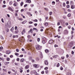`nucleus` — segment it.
<instances>
[{
	"label": "nucleus",
	"mask_w": 75,
	"mask_h": 75,
	"mask_svg": "<svg viewBox=\"0 0 75 75\" xmlns=\"http://www.w3.org/2000/svg\"><path fill=\"white\" fill-rule=\"evenodd\" d=\"M33 21H35V22H37L38 21V20L37 19H35Z\"/></svg>",
	"instance_id": "f704fd0d"
},
{
	"label": "nucleus",
	"mask_w": 75,
	"mask_h": 75,
	"mask_svg": "<svg viewBox=\"0 0 75 75\" xmlns=\"http://www.w3.org/2000/svg\"><path fill=\"white\" fill-rule=\"evenodd\" d=\"M5 65H7V64H8L7 62H5Z\"/></svg>",
	"instance_id": "052dcab7"
},
{
	"label": "nucleus",
	"mask_w": 75,
	"mask_h": 75,
	"mask_svg": "<svg viewBox=\"0 0 75 75\" xmlns=\"http://www.w3.org/2000/svg\"><path fill=\"white\" fill-rule=\"evenodd\" d=\"M48 70H47L45 71L46 74H48Z\"/></svg>",
	"instance_id": "4c0bfd02"
},
{
	"label": "nucleus",
	"mask_w": 75,
	"mask_h": 75,
	"mask_svg": "<svg viewBox=\"0 0 75 75\" xmlns=\"http://www.w3.org/2000/svg\"><path fill=\"white\" fill-rule=\"evenodd\" d=\"M6 59L7 61H10V58H6Z\"/></svg>",
	"instance_id": "7c9ffc66"
},
{
	"label": "nucleus",
	"mask_w": 75,
	"mask_h": 75,
	"mask_svg": "<svg viewBox=\"0 0 75 75\" xmlns=\"http://www.w3.org/2000/svg\"><path fill=\"white\" fill-rule=\"evenodd\" d=\"M40 38H38L37 39V41L38 42H40Z\"/></svg>",
	"instance_id": "bb28decb"
},
{
	"label": "nucleus",
	"mask_w": 75,
	"mask_h": 75,
	"mask_svg": "<svg viewBox=\"0 0 75 75\" xmlns=\"http://www.w3.org/2000/svg\"><path fill=\"white\" fill-rule=\"evenodd\" d=\"M17 26H15V30H17Z\"/></svg>",
	"instance_id": "a19ab883"
},
{
	"label": "nucleus",
	"mask_w": 75,
	"mask_h": 75,
	"mask_svg": "<svg viewBox=\"0 0 75 75\" xmlns=\"http://www.w3.org/2000/svg\"><path fill=\"white\" fill-rule=\"evenodd\" d=\"M71 8H72V9H74V6H71Z\"/></svg>",
	"instance_id": "c9c22d12"
},
{
	"label": "nucleus",
	"mask_w": 75,
	"mask_h": 75,
	"mask_svg": "<svg viewBox=\"0 0 75 75\" xmlns=\"http://www.w3.org/2000/svg\"><path fill=\"white\" fill-rule=\"evenodd\" d=\"M65 24H66V25H68V23H66Z\"/></svg>",
	"instance_id": "338daca9"
},
{
	"label": "nucleus",
	"mask_w": 75,
	"mask_h": 75,
	"mask_svg": "<svg viewBox=\"0 0 75 75\" xmlns=\"http://www.w3.org/2000/svg\"><path fill=\"white\" fill-rule=\"evenodd\" d=\"M57 25H60V23L58 22L57 23Z\"/></svg>",
	"instance_id": "3c124183"
},
{
	"label": "nucleus",
	"mask_w": 75,
	"mask_h": 75,
	"mask_svg": "<svg viewBox=\"0 0 75 75\" xmlns=\"http://www.w3.org/2000/svg\"><path fill=\"white\" fill-rule=\"evenodd\" d=\"M15 54L17 56H18V55H19L17 53H15Z\"/></svg>",
	"instance_id": "473e14b6"
},
{
	"label": "nucleus",
	"mask_w": 75,
	"mask_h": 75,
	"mask_svg": "<svg viewBox=\"0 0 75 75\" xmlns=\"http://www.w3.org/2000/svg\"><path fill=\"white\" fill-rule=\"evenodd\" d=\"M16 60L17 61H20V59L19 58H18Z\"/></svg>",
	"instance_id": "79ce46f5"
},
{
	"label": "nucleus",
	"mask_w": 75,
	"mask_h": 75,
	"mask_svg": "<svg viewBox=\"0 0 75 75\" xmlns=\"http://www.w3.org/2000/svg\"><path fill=\"white\" fill-rule=\"evenodd\" d=\"M15 65H18V63H14Z\"/></svg>",
	"instance_id": "de8ad7c7"
},
{
	"label": "nucleus",
	"mask_w": 75,
	"mask_h": 75,
	"mask_svg": "<svg viewBox=\"0 0 75 75\" xmlns=\"http://www.w3.org/2000/svg\"><path fill=\"white\" fill-rule=\"evenodd\" d=\"M42 43H43V44H45V41H42Z\"/></svg>",
	"instance_id": "a18cd8bd"
},
{
	"label": "nucleus",
	"mask_w": 75,
	"mask_h": 75,
	"mask_svg": "<svg viewBox=\"0 0 75 75\" xmlns=\"http://www.w3.org/2000/svg\"><path fill=\"white\" fill-rule=\"evenodd\" d=\"M27 6V4H26L24 6V7H26Z\"/></svg>",
	"instance_id": "09e8293b"
},
{
	"label": "nucleus",
	"mask_w": 75,
	"mask_h": 75,
	"mask_svg": "<svg viewBox=\"0 0 75 75\" xmlns=\"http://www.w3.org/2000/svg\"><path fill=\"white\" fill-rule=\"evenodd\" d=\"M59 66V63H58L57 65V67H58Z\"/></svg>",
	"instance_id": "2f4dec72"
},
{
	"label": "nucleus",
	"mask_w": 75,
	"mask_h": 75,
	"mask_svg": "<svg viewBox=\"0 0 75 75\" xmlns=\"http://www.w3.org/2000/svg\"><path fill=\"white\" fill-rule=\"evenodd\" d=\"M68 28L69 29H70V28H71V26H68Z\"/></svg>",
	"instance_id": "4d7b16f0"
},
{
	"label": "nucleus",
	"mask_w": 75,
	"mask_h": 75,
	"mask_svg": "<svg viewBox=\"0 0 75 75\" xmlns=\"http://www.w3.org/2000/svg\"><path fill=\"white\" fill-rule=\"evenodd\" d=\"M45 52H46V53H48V52H49V50L46 49V50H45Z\"/></svg>",
	"instance_id": "f8f14e48"
},
{
	"label": "nucleus",
	"mask_w": 75,
	"mask_h": 75,
	"mask_svg": "<svg viewBox=\"0 0 75 75\" xmlns=\"http://www.w3.org/2000/svg\"><path fill=\"white\" fill-rule=\"evenodd\" d=\"M64 32L65 33H66V34H68V30H65L64 31Z\"/></svg>",
	"instance_id": "2eb2a0df"
},
{
	"label": "nucleus",
	"mask_w": 75,
	"mask_h": 75,
	"mask_svg": "<svg viewBox=\"0 0 75 75\" xmlns=\"http://www.w3.org/2000/svg\"><path fill=\"white\" fill-rule=\"evenodd\" d=\"M54 42V41L52 40H50L49 41V44H52V43H53Z\"/></svg>",
	"instance_id": "7ed1b4c3"
},
{
	"label": "nucleus",
	"mask_w": 75,
	"mask_h": 75,
	"mask_svg": "<svg viewBox=\"0 0 75 75\" xmlns=\"http://www.w3.org/2000/svg\"><path fill=\"white\" fill-rule=\"evenodd\" d=\"M1 21L2 22V23H4V20L3 18H2L1 19Z\"/></svg>",
	"instance_id": "c03bdc74"
},
{
	"label": "nucleus",
	"mask_w": 75,
	"mask_h": 75,
	"mask_svg": "<svg viewBox=\"0 0 75 75\" xmlns=\"http://www.w3.org/2000/svg\"><path fill=\"white\" fill-rule=\"evenodd\" d=\"M45 65H48V61H47V60H45Z\"/></svg>",
	"instance_id": "6e6552de"
},
{
	"label": "nucleus",
	"mask_w": 75,
	"mask_h": 75,
	"mask_svg": "<svg viewBox=\"0 0 75 75\" xmlns=\"http://www.w3.org/2000/svg\"><path fill=\"white\" fill-rule=\"evenodd\" d=\"M28 47H29V48H30V49H32V45H31V44H30L28 45Z\"/></svg>",
	"instance_id": "423d86ee"
},
{
	"label": "nucleus",
	"mask_w": 75,
	"mask_h": 75,
	"mask_svg": "<svg viewBox=\"0 0 75 75\" xmlns=\"http://www.w3.org/2000/svg\"><path fill=\"white\" fill-rule=\"evenodd\" d=\"M9 29H7L6 30V32H7L8 33V32H9Z\"/></svg>",
	"instance_id": "72a5a7b5"
},
{
	"label": "nucleus",
	"mask_w": 75,
	"mask_h": 75,
	"mask_svg": "<svg viewBox=\"0 0 75 75\" xmlns=\"http://www.w3.org/2000/svg\"><path fill=\"white\" fill-rule=\"evenodd\" d=\"M20 57H23V55H20Z\"/></svg>",
	"instance_id": "774afa93"
},
{
	"label": "nucleus",
	"mask_w": 75,
	"mask_h": 75,
	"mask_svg": "<svg viewBox=\"0 0 75 75\" xmlns=\"http://www.w3.org/2000/svg\"><path fill=\"white\" fill-rule=\"evenodd\" d=\"M3 49V47H0V51H1V50H2Z\"/></svg>",
	"instance_id": "412c9836"
},
{
	"label": "nucleus",
	"mask_w": 75,
	"mask_h": 75,
	"mask_svg": "<svg viewBox=\"0 0 75 75\" xmlns=\"http://www.w3.org/2000/svg\"><path fill=\"white\" fill-rule=\"evenodd\" d=\"M66 4H69V1H67L66 2Z\"/></svg>",
	"instance_id": "603ef678"
},
{
	"label": "nucleus",
	"mask_w": 75,
	"mask_h": 75,
	"mask_svg": "<svg viewBox=\"0 0 75 75\" xmlns=\"http://www.w3.org/2000/svg\"><path fill=\"white\" fill-rule=\"evenodd\" d=\"M29 33H33V29H31L28 32Z\"/></svg>",
	"instance_id": "9d476101"
},
{
	"label": "nucleus",
	"mask_w": 75,
	"mask_h": 75,
	"mask_svg": "<svg viewBox=\"0 0 75 75\" xmlns=\"http://www.w3.org/2000/svg\"><path fill=\"white\" fill-rule=\"evenodd\" d=\"M41 74H44V71H42Z\"/></svg>",
	"instance_id": "5fc2aeb1"
},
{
	"label": "nucleus",
	"mask_w": 75,
	"mask_h": 75,
	"mask_svg": "<svg viewBox=\"0 0 75 75\" xmlns=\"http://www.w3.org/2000/svg\"><path fill=\"white\" fill-rule=\"evenodd\" d=\"M23 4H24V3H23V2H22L21 3V6H23Z\"/></svg>",
	"instance_id": "5701e85b"
},
{
	"label": "nucleus",
	"mask_w": 75,
	"mask_h": 75,
	"mask_svg": "<svg viewBox=\"0 0 75 75\" xmlns=\"http://www.w3.org/2000/svg\"><path fill=\"white\" fill-rule=\"evenodd\" d=\"M13 4V2L12 1H10L9 2V4L10 5H11Z\"/></svg>",
	"instance_id": "b1692460"
},
{
	"label": "nucleus",
	"mask_w": 75,
	"mask_h": 75,
	"mask_svg": "<svg viewBox=\"0 0 75 75\" xmlns=\"http://www.w3.org/2000/svg\"><path fill=\"white\" fill-rule=\"evenodd\" d=\"M29 24H33V22L31 21H30L29 23Z\"/></svg>",
	"instance_id": "ea45409f"
},
{
	"label": "nucleus",
	"mask_w": 75,
	"mask_h": 75,
	"mask_svg": "<svg viewBox=\"0 0 75 75\" xmlns=\"http://www.w3.org/2000/svg\"><path fill=\"white\" fill-rule=\"evenodd\" d=\"M8 9L9 10H10L11 11H13V10L12 9V8L11 7H9L8 8Z\"/></svg>",
	"instance_id": "1a4fd4ad"
},
{
	"label": "nucleus",
	"mask_w": 75,
	"mask_h": 75,
	"mask_svg": "<svg viewBox=\"0 0 75 75\" xmlns=\"http://www.w3.org/2000/svg\"><path fill=\"white\" fill-rule=\"evenodd\" d=\"M16 52H19V50H18V49H16Z\"/></svg>",
	"instance_id": "37998d69"
},
{
	"label": "nucleus",
	"mask_w": 75,
	"mask_h": 75,
	"mask_svg": "<svg viewBox=\"0 0 75 75\" xmlns=\"http://www.w3.org/2000/svg\"><path fill=\"white\" fill-rule=\"evenodd\" d=\"M48 67H46L44 68V69L45 70H47V69H48Z\"/></svg>",
	"instance_id": "58836bf2"
},
{
	"label": "nucleus",
	"mask_w": 75,
	"mask_h": 75,
	"mask_svg": "<svg viewBox=\"0 0 75 75\" xmlns=\"http://www.w3.org/2000/svg\"><path fill=\"white\" fill-rule=\"evenodd\" d=\"M60 69L61 70H62V69H63V68H62V67H61Z\"/></svg>",
	"instance_id": "bf43d9fd"
},
{
	"label": "nucleus",
	"mask_w": 75,
	"mask_h": 75,
	"mask_svg": "<svg viewBox=\"0 0 75 75\" xmlns=\"http://www.w3.org/2000/svg\"><path fill=\"white\" fill-rule=\"evenodd\" d=\"M20 61L21 62H24V59L23 58L21 59L20 60Z\"/></svg>",
	"instance_id": "9b49d317"
},
{
	"label": "nucleus",
	"mask_w": 75,
	"mask_h": 75,
	"mask_svg": "<svg viewBox=\"0 0 75 75\" xmlns=\"http://www.w3.org/2000/svg\"><path fill=\"white\" fill-rule=\"evenodd\" d=\"M29 68V65H27L25 67V69H28Z\"/></svg>",
	"instance_id": "0eeeda50"
},
{
	"label": "nucleus",
	"mask_w": 75,
	"mask_h": 75,
	"mask_svg": "<svg viewBox=\"0 0 75 75\" xmlns=\"http://www.w3.org/2000/svg\"><path fill=\"white\" fill-rule=\"evenodd\" d=\"M20 72L22 73L23 72V68H20Z\"/></svg>",
	"instance_id": "4468645a"
},
{
	"label": "nucleus",
	"mask_w": 75,
	"mask_h": 75,
	"mask_svg": "<svg viewBox=\"0 0 75 75\" xmlns=\"http://www.w3.org/2000/svg\"><path fill=\"white\" fill-rule=\"evenodd\" d=\"M27 21H24L22 22V23L24 24H25V23H26Z\"/></svg>",
	"instance_id": "ddd939ff"
},
{
	"label": "nucleus",
	"mask_w": 75,
	"mask_h": 75,
	"mask_svg": "<svg viewBox=\"0 0 75 75\" xmlns=\"http://www.w3.org/2000/svg\"><path fill=\"white\" fill-rule=\"evenodd\" d=\"M67 8H69V5H68L67 6Z\"/></svg>",
	"instance_id": "13d9d810"
},
{
	"label": "nucleus",
	"mask_w": 75,
	"mask_h": 75,
	"mask_svg": "<svg viewBox=\"0 0 75 75\" xmlns=\"http://www.w3.org/2000/svg\"><path fill=\"white\" fill-rule=\"evenodd\" d=\"M18 4L17 3H15L14 4L13 6H17Z\"/></svg>",
	"instance_id": "f3484780"
},
{
	"label": "nucleus",
	"mask_w": 75,
	"mask_h": 75,
	"mask_svg": "<svg viewBox=\"0 0 75 75\" xmlns=\"http://www.w3.org/2000/svg\"><path fill=\"white\" fill-rule=\"evenodd\" d=\"M34 74L36 75H39V74L37 73V72L35 71L34 72Z\"/></svg>",
	"instance_id": "a211bd4d"
},
{
	"label": "nucleus",
	"mask_w": 75,
	"mask_h": 75,
	"mask_svg": "<svg viewBox=\"0 0 75 75\" xmlns=\"http://www.w3.org/2000/svg\"><path fill=\"white\" fill-rule=\"evenodd\" d=\"M48 25V23H46L45 24V26H46V27H47Z\"/></svg>",
	"instance_id": "aec40b11"
},
{
	"label": "nucleus",
	"mask_w": 75,
	"mask_h": 75,
	"mask_svg": "<svg viewBox=\"0 0 75 75\" xmlns=\"http://www.w3.org/2000/svg\"><path fill=\"white\" fill-rule=\"evenodd\" d=\"M22 16H23V18H25V16H23V15H21Z\"/></svg>",
	"instance_id": "6e6d98bb"
},
{
	"label": "nucleus",
	"mask_w": 75,
	"mask_h": 75,
	"mask_svg": "<svg viewBox=\"0 0 75 75\" xmlns=\"http://www.w3.org/2000/svg\"><path fill=\"white\" fill-rule=\"evenodd\" d=\"M33 67H34L36 68H38L39 66L38 64H35L33 65Z\"/></svg>",
	"instance_id": "20e7f679"
},
{
	"label": "nucleus",
	"mask_w": 75,
	"mask_h": 75,
	"mask_svg": "<svg viewBox=\"0 0 75 75\" xmlns=\"http://www.w3.org/2000/svg\"><path fill=\"white\" fill-rule=\"evenodd\" d=\"M57 55H54V56L53 57V58H57Z\"/></svg>",
	"instance_id": "a878e982"
},
{
	"label": "nucleus",
	"mask_w": 75,
	"mask_h": 75,
	"mask_svg": "<svg viewBox=\"0 0 75 75\" xmlns=\"http://www.w3.org/2000/svg\"><path fill=\"white\" fill-rule=\"evenodd\" d=\"M62 59H64V56H62L61 57Z\"/></svg>",
	"instance_id": "864d4df0"
},
{
	"label": "nucleus",
	"mask_w": 75,
	"mask_h": 75,
	"mask_svg": "<svg viewBox=\"0 0 75 75\" xmlns=\"http://www.w3.org/2000/svg\"><path fill=\"white\" fill-rule=\"evenodd\" d=\"M11 53V51L9 50H8L6 52V53L7 54H10Z\"/></svg>",
	"instance_id": "39448f33"
},
{
	"label": "nucleus",
	"mask_w": 75,
	"mask_h": 75,
	"mask_svg": "<svg viewBox=\"0 0 75 75\" xmlns=\"http://www.w3.org/2000/svg\"><path fill=\"white\" fill-rule=\"evenodd\" d=\"M73 37H74V35H72L71 36V38L72 39V38H73Z\"/></svg>",
	"instance_id": "680f3d73"
},
{
	"label": "nucleus",
	"mask_w": 75,
	"mask_h": 75,
	"mask_svg": "<svg viewBox=\"0 0 75 75\" xmlns=\"http://www.w3.org/2000/svg\"><path fill=\"white\" fill-rule=\"evenodd\" d=\"M7 27H8V28H10V27H11V22H10V21H8V22Z\"/></svg>",
	"instance_id": "f03ea898"
},
{
	"label": "nucleus",
	"mask_w": 75,
	"mask_h": 75,
	"mask_svg": "<svg viewBox=\"0 0 75 75\" xmlns=\"http://www.w3.org/2000/svg\"><path fill=\"white\" fill-rule=\"evenodd\" d=\"M36 60H37V61H38V60H39V58H36Z\"/></svg>",
	"instance_id": "0e129e2a"
},
{
	"label": "nucleus",
	"mask_w": 75,
	"mask_h": 75,
	"mask_svg": "<svg viewBox=\"0 0 75 75\" xmlns=\"http://www.w3.org/2000/svg\"><path fill=\"white\" fill-rule=\"evenodd\" d=\"M27 3H31V0H27L26 1Z\"/></svg>",
	"instance_id": "dca6fc26"
},
{
	"label": "nucleus",
	"mask_w": 75,
	"mask_h": 75,
	"mask_svg": "<svg viewBox=\"0 0 75 75\" xmlns=\"http://www.w3.org/2000/svg\"><path fill=\"white\" fill-rule=\"evenodd\" d=\"M49 14L50 16H51V15H52V12H49Z\"/></svg>",
	"instance_id": "e433bc0d"
},
{
	"label": "nucleus",
	"mask_w": 75,
	"mask_h": 75,
	"mask_svg": "<svg viewBox=\"0 0 75 75\" xmlns=\"http://www.w3.org/2000/svg\"><path fill=\"white\" fill-rule=\"evenodd\" d=\"M34 25H35V26H37V23H35L34 24Z\"/></svg>",
	"instance_id": "8fccbe9b"
},
{
	"label": "nucleus",
	"mask_w": 75,
	"mask_h": 75,
	"mask_svg": "<svg viewBox=\"0 0 75 75\" xmlns=\"http://www.w3.org/2000/svg\"><path fill=\"white\" fill-rule=\"evenodd\" d=\"M36 50H41V46L39 45H37L36 46Z\"/></svg>",
	"instance_id": "f257e3e1"
},
{
	"label": "nucleus",
	"mask_w": 75,
	"mask_h": 75,
	"mask_svg": "<svg viewBox=\"0 0 75 75\" xmlns=\"http://www.w3.org/2000/svg\"><path fill=\"white\" fill-rule=\"evenodd\" d=\"M44 9L45 10H46V11H48V8H45Z\"/></svg>",
	"instance_id": "6ab92c4d"
},
{
	"label": "nucleus",
	"mask_w": 75,
	"mask_h": 75,
	"mask_svg": "<svg viewBox=\"0 0 75 75\" xmlns=\"http://www.w3.org/2000/svg\"><path fill=\"white\" fill-rule=\"evenodd\" d=\"M67 75H71V73H67Z\"/></svg>",
	"instance_id": "393cba45"
},
{
	"label": "nucleus",
	"mask_w": 75,
	"mask_h": 75,
	"mask_svg": "<svg viewBox=\"0 0 75 75\" xmlns=\"http://www.w3.org/2000/svg\"><path fill=\"white\" fill-rule=\"evenodd\" d=\"M6 5H3V7H6Z\"/></svg>",
	"instance_id": "e2e57ef3"
},
{
	"label": "nucleus",
	"mask_w": 75,
	"mask_h": 75,
	"mask_svg": "<svg viewBox=\"0 0 75 75\" xmlns=\"http://www.w3.org/2000/svg\"><path fill=\"white\" fill-rule=\"evenodd\" d=\"M22 31L23 33H25V29H24Z\"/></svg>",
	"instance_id": "c85d7f7f"
},
{
	"label": "nucleus",
	"mask_w": 75,
	"mask_h": 75,
	"mask_svg": "<svg viewBox=\"0 0 75 75\" xmlns=\"http://www.w3.org/2000/svg\"><path fill=\"white\" fill-rule=\"evenodd\" d=\"M71 15L70 13H69L67 15L68 17H71Z\"/></svg>",
	"instance_id": "cd10ccee"
},
{
	"label": "nucleus",
	"mask_w": 75,
	"mask_h": 75,
	"mask_svg": "<svg viewBox=\"0 0 75 75\" xmlns=\"http://www.w3.org/2000/svg\"><path fill=\"white\" fill-rule=\"evenodd\" d=\"M63 6L64 7H65V3H63Z\"/></svg>",
	"instance_id": "49530a36"
},
{
	"label": "nucleus",
	"mask_w": 75,
	"mask_h": 75,
	"mask_svg": "<svg viewBox=\"0 0 75 75\" xmlns=\"http://www.w3.org/2000/svg\"><path fill=\"white\" fill-rule=\"evenodd\" d=\"M14 30V28L13 27L11 29V31H13V30Z\"/></svg>",
	"instance_id": "4be33fe9"
},
{
	"label": "nucleus",
	"mask_w": 75,
	"mask_h": 75,
	"mask_svg": "<svg viewBox=\"0 0 75 75\" xmlns=\"http://www.w3.org/2000/svg\"><path fill=\"white\" fill-rule=\"evenodd\" d=\"M18 30H16L15 31V33H18Z\"/></svg>",
	"instance_id": "c756f323"
},
{
	"label": "nucleus",
	"mask_w": 75,
	"mask_h": 75,
	"mask_svg": "<svg viewBox=\"0 0 75 75\" xmlns=\"http://www.w3.org/2000/svg\"><path fill=\"white\" fill-rule=\"evenodd\" d=\"M35 14H37V13H38L37 11H35Z\"/></svg>",
	"instance_id": "69168bd1"
}]
</instances>
